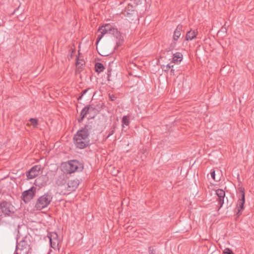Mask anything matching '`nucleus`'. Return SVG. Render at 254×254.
Instances as JSON below:
<instances>
[{"mask_svg":"<svg viewBox=\"0 0 254 254\" xmlns=\"http://www.w3.org/2000/svg\"><path fill=\"white\" fill-rule=\"evenodd\" d=\"M94 127L93 123L89 122L76 132L73 138V143L76 148L84 149L91 144L89 136L94 131Z\"/></svg>","mask_w":254,"mask_h":254,"instance_id":"obj_1","label":"nucleus"},{"mask_svg":"<svg viewBox=\"0 0 254 254\" xmlns=\"http://www.w3.org/2000/svg\"><path fill=\"white\" fill-rule=\"evenodd\" d=\"M98 31H101V34L98 36L96 44H97L103 36L106 34H109L114 36L116 39L115 50H118L124 43V37L123 34L110 24H105L99 27Z\"/></svg>","mask_w":254,"mask_h":254,"instance_id":"obj_2","label":"nucleus"},{"mask_svg":"<svg viewBox=\"0 0 254 254\" xmlns=\"http://www.w3.org/2000/svg\"><path fill=\"white\" fill-rule=\"evenodd\" d=\"M53 196L51 192H47L39 197L35 205L36 210H42L47 207L51 202Z\"/></svg>","mask_w":254,"mask_h":254,"instance_id":"obj_3","label":"nucleus"},{"mask_svg":"<svg viewBox=\"0 0 254 254\" xmlns=\"http://www.w3.org/2000/svg\"><path fill=\"white\" fill-rule=\"evenodd\" d=\"M239 191V199L235 210L237 216H240L242 214V212L244 209V204L245 203V192L244 188L242 187L240 188Z\"/></svg>","mask_w":254,"mask_h":254,"instance_id":"obj_4","label":"nucleus"},{"mask_svg":"<svg viewBox=\"0 0 254 254\" xmlns=\"http://www.w3.org/2000/svg\"><path fill=\"white\" fill-rule=\"evenodd\" d=\"M67 172L71 174L76 171L81 172L83 169V165L82 163L76 160L69 161L66 164Z\"/></svg>","mask_w":254,"mask_h":254,"instance_id":"obj_5","label":"nucleus"},{"mask_svg":"<svg viewBox=\"0 0 254 254\" xmlns=\"http://www.w3.org/2000/svg\"><path fill=\"white\" fill-rule=\"evenodd\" d=\"M0 210L5 216H9L10 214L14 213V206L10 203L5 200L0 201Z\"/></svg>","mask_w":254,"mask_h":254,"instance_id":"obj_6","label":"nucleus"},{"mask_svg":"<svg viewBox=\"0 0 254 254\" xmlns=\"http://www.w3.org/2000/svg\"><path fill=\"white\" fill-rule=\"evenodd\" d=\"M35 193L36 188L32 187L29 190L23 191L21 197L25 203H28L33 198L35 195Z\"/></svg>","mask_w":254,"mask_h":254,"instance_id":"obj_7","label":"nucleus"},{"mask_svg":"<svg viewBox=\"0 0 254 254\" xmlns=\"http://www.w3.org/2000/svg\"><path fill=\"white\" fill-rule=\"evenodd\" d=\"M47 237H48L51 247L54 250L58 248L59 240L58 239V236L57 233L50 232L48 234Z\"/></svg>","mask_w":254,"mask_h":254,"instance_id":"obj_8","label":"nucleus"},{"mask_svg":"<svg viewBox=\"0 0 254 254\" xmlns=\"http://www.w3.org/2000/svg\"><path fill=\"white\" fill-rule=\"evenodd\" d=\"M41 169L40 165H35L32 167L28 171L26 172V176L28 179H32L39 175Z\"/></svg>","mask_w":254,"mask_h":254,"instance_id":"obj_9","label":"nucleus"},{"mask_svg":"<svg viewBox=\"0 0 254 254\" xmlns=\"http://www.w3.org/2000/svg\"><path fill=\"white\" fill-rule=\"evenodd\" d=\"M48 181V176L47 175H41L35 180V184L39 187H43L47 185Z\"/></svg>","mask_w":254,"mask_h":254,"instance_id":"obj_10","label":"nucleus"},{"mask_svg":"<svg viewBox=\"0 0 254 254\" xmlns=\"http://www.w3.org/2000/svg\"><path fill=\"white\" fill-rule=\"evenodd\" d=\"M216 194L218 198L217 201L220 205L219 209L223 206L224 204V199L225 196V192L222 189H218L216 190Z\"/></svg>","mask_w":254,"mask_h":254,"instance_id":"obj_11","label":"nucleus"},{"mask_svg":"<svg viewBox=\"0 0 254 254\" xmlns=\"http://www.w3.org/2000/svg\"><path fill=\"white\" fill-rule=\"evenodd\" d=\"M79 181L77 179L71 180L67 183L68 190L72 191L74 190L78 186Z\"/></svg>","mask_w":254,"mask_h":254,"instance_id":"obj_12","label":"nucleus"},{"mask_svg":"<svg viewBox=\"0 0 254 254\" xmlns=\"http://www.w3.org/2000/svg\"><path fill=\"white\" fill-rule=\"evenodd\" d=\"M29 247V245L27 241L25 240H21L16 245V251L27 250Z\"/></svg>","mask_w":254,"mask_h":254,"instance_id":"obj_13","label":"nucleus"},{"mask_svg":"<svg viewBox=\"0 0 254 254\" xmlns=\"http://www.w3.org/2000/svg\"><path fill=\"white\" fill-rule=\"evenodd\" d=\"M134 12V6L130 3H128V5L126 7L124 11L122 12V14L125 16H129Z\"/></svg>","mask_w":254,"mask_h":254,"instance_id":"obj_14","label":"nucleus"},{"mask_svg":"<svg viewBox=\"0 0 254 254\" xmlns=\"http://www.w3.org/2000/svg\"><path fill=\"white\" fill-rule=\"evenodd\" d=\"M183 54L180 52H177L173 54V57L172 59V62L175 64H178L183 60Z\"/></svg>","mask_w":254,"mask_h":254,"instance_id":"obj_15","label":"nucleus"},{"mask_svg":"<svg viewBox=\"0 0 254 254\" xmlns=\"http://www.w3.org/2000/svg\"><path fill=\"white\" fill-rule=\"evenodd\" d=\"M197 31L196 30H190L188 31L186 35V40L187 41L192 40L194 38H196V36L197 34Z\"/></svg>","mask_w":254,"mask_h":254,"instance_id":"obj_16","label":"nucleus"},{"mask_svg":"<svg viewBox=\"0 0 254 254\" xmlns=\"http://www.w3.org/2000/svg\"><path fill=\"white\" fill-rule=\"evenodd\" d=\"M182 29V25H179L174 32L173 40L177 41L181 36V32Z\"/></svg>","mask_w":254,"mask_h":254,"instance_id":"obj_17","label":"nucleus"},{"mask_svg":"<svg viewBox=\"0 0 254 254\" xmlns=\"http://www.w3.org/2000/svg\"><path fill=\"white\" fill-rule=\"evenodd\" d=\"M66 180L65 179L64 175L62 174L59 176L56 181V184L59 186H62L65 184Z\"/></svg>","mask_w":254,"mask_h":254,"instance_id":"obj_18","label":"nucleus"},{"mask_svg":"<svg viewBox=\"0 0 254 254\" xmlns=\"http://www.w3.org/2000/svg\"><path fill=\"white\" fill-rule=\"evenodd\" d=\"M130 118L129 116H124L122 120V126L125 127V126H128L130 124Z\"/></svg>","mask_w":254,"mask_h":254,"instance_id":"obj_19","label":"nucleus"},{"mask_svg":"<svg viewBox=\"0 0 254 254\" xmlns=\"http://www.w3.org/2000/svg\"><path fill=\"white\" fill-rule=\"evenodd\" d=\"M105 69L104 65L101 63H97L95 65V71L98 73H100L103 71Z\"/></svg>","mask_w":254,"mask_h":254,"instance_id":"obj_20","label":"nucleus"},{"mask_svg":"<svg viewBox=\"0 0 254 254\" xmlns=\"http://www.w3.org/2000/svg\"><path fill=\"white\" fill-rule=\"evenodd\" d=\"M89 107L87 106H85L81 111L80 115H83V117H85L86 115L89 113Z\"/></svg>","mask_w":254,"mask_h":254,"instance_id":"obj_21","label":"nucleus"},{"mask_svg":"<svg viewBox=\"0 0 254 254\" xmlns=\"http://www.w3.org/2000/svg\"><path fill=\"white\" fill-rule=\"evenodd\" d=\"M116 126L115 125H114L113 127L110 128V130L109 131L108 135H107V137L106 138V139H107L108 138H109L110 136L113 135L116 130Z\"/></svg>","mask_w":254,"mask_h":254,"instance_id":"obj_22","label":"nucleus"},{"mask_svg":"<svg viewBox=\"0 0 254 254\" xmlns=\"http://www.w3.org/2000/svg\"><path fill=\"white\" fill-rule=\"evenodd\" d=\"M95 106L96 107L95 110L99 111L103 109L104 105L103 103H98L96 105H95Z\"/></svg>","mask_w":254,"mask_h":254,"instance_id":"obj_23","label":"nucleus"},{"mask_svg":"<svg viewBox=\"0 0 254 254\" xmlns=\"http://www.w3.org/2000/svg\"><path fill=\"white\" fill-rule=\"evenodd\" d=\"M156 252V249L154 248V247L150 246L148 248L149 254H155Z\"/></svg>","mask_w":254,"mask_h":254,"instance_id":"obj_24","label":"nucleus"},{"mask_svg":"<svg viewBox=\"0 0 254 254\" xmlns=\"http://www.w3.org/2000/svg\"><path fill=\"white\" fill-rule=\"evenodd\" d=\"M29 121L34 127H35L38 125V120L36 119L31 118Z\"/></svg>","mask_w":254,"mask_h":254,"instance_id":"obj_25","label":"nucleus"},{"mask_svg":"<svg viewBox=\"0 0 254 254\" xmlns=\"http://www.w3.org/2000/svg\"><path fill=\"white\" fill-rule=\"evenodd\" d=\"M210 174H211V178L215 181H219V179L217 178L216 179L215 178V171H213V170H211V173H210Z\"/></svg>","mask_w":254,"mask_h":254,"instance_id":"obj_26","label":"nucleus"},{"mask_svg":"<svg viewBox=\"0 0 254 254\" xmlns=\"http://www.w3.org/2000/svg\"><path fill=\"white\" fill-rule=\"evenodd\" d=\"M84 63V61L82 60H80L78 58H76V65L79 66V65H82Z\"/></svg>","mask_w":254,"mask_h":254,"instance_id":"obj_27","label":"nucleus"},{"mask_svg":"<svg viewBox=\"0 0 254 254\" xmlns=\"http://www.w3.org/2000/svg\"><path fill=\"white\" fill-rule=\"evenodd\" d=\"M176 45V42L172 43L170 45L169 47L168 48V51H170L173 50L175 48Z\"/></svg>","mask_w":254,"mask_h":254,"instance_id":"obj_28","label":"nucleus"},{"mask_svg":"<svg viewBox=\"0 0 254 254\" xmlns=\"http://www.w3.org/2000/svg\"><path fill=\"white\" fill-rule=\"evenodd\" d=\"M223 253L225 254H234V253L232 252V251L231 249H230L229 248H226L224 250Z\"/></svg>","mask_w":254,"mask_h":254,"instance_id":"obj_29","label":"nucleus"},{"mask_svg":"<svg viewBox=\"0 0 254 254\" xmlns=\"http://www.w3.org/2000/svg\"><path fill=\"white\" fill-rule=\"evenodd\" d=\"M109 97L110 100L112 101H115L117 98V97L115 95L111 94H109Z\"/></svg>","mask_w":254,"mask_h":254,"instance_id":"obj_30","label":"nucleus"},{"mask_svg":"<svg viewBox=\"0 0 254 254\" xmlns=\"http://www.w3.org/2000/svg\"><path fill=\"white\" fill-rule=\"evenodd\" d=\"M87 107H89V108L90 112L94 111V110H95L96 107L95 106V105L93 104H92L89 105H87Z\"/></svg>","mask_w":254,"mask_h":254,"instance_id":"obj_31","label":"nucleus"},{"mask_svg":"<svg viewBox=\"0 0 254 254\" xmlns=\"http://www.w3.org/2000/svg\"><path fill=\"white\" fill-rule=\"evenodd\" d=\"M173 64H174V63L172 62V61L171 62H170L169 64H168L167 65V70H169V69L170 68H171V69L173 68L174 65Z\"/></svg>","mask_w":254,"mask_h":254,"instance_id":"obj_32","label":"nucleus"},{"mask_svg":"<svg viewBox=\"0 0 254 254\" xmlns=\"http://www.w3.org/2000/svg\"><path fill=\"white\" fill-rule=\"evenodd\" d=\"M111 72H112V70L111 69H109L108 70V73H107V79L108 81H110V76H111Z\"/></svg>","mask_w":254,"mask_h":254,"instance_id":"obj_33","label":"nucleus"},{"mask_svg":"<svg viewBox=\"0 0 254 254\" xmlns=\"http://www.w3.org/2000/svg\"><path fill=\"white\" fill-rule=\"evenodd\" d=\"M80 117L78 119V122L79 123H81L83 121V119L85 117H83V115H80Z\"/></svg>","mask_w":254,"mask_h":254,"instance_id":"obj_34","label":"nucleus"},{"mask_svg":"<svg viewBox=\"0 0 254 254\" xmlns=\"http://www.w3.org/2000/svg\"><path fill=\"white\" fill-rule=\"evenodd\" d=\"M89 89V88H88V89H85L84 90H83L81 93V95L82 96H83L87 92V91Z\"/></svg>","mask_w":254,"mask_h":254,"instance_id":"obj_35","label":"nucleus"},{"mask_svg":"<svg viewBox=\"0 0 254 254\" xmlns=\"http://www.w3.org/2000/svg\"><path fill=\"white\" fill-rule=\"evenodd\" d=\"M171 74L175 75V70L173 68H172L170 71Z\"/></svg>","mask_w":254,"mask_h":254,"instance_id":"obj_36","label":"nucleus"},{"mask_svg":"<svg viewBox=\"0 0 254 254\" xmlns=\"http://www.w3.org/2000/svg\"><path fill=\"white\" fill-rule=\"evenodd\" d=\"M74 52H75V50L74 49H72L71 50V55H70V57L71 58L72 57V54L74 53Z\"/></svg>","mask_w":254,"mask_h":254,"instance_id":"obj_37","label":"nucleus"},{"mask_svg":"<svg viewBox=\"0 0 254 254\" xmlns=\"http://www.w3.org/2000/svg\"><path fill=\"white\" fill-rule=\"evenodd\" d=\"M82 96H82V95H81L80 96H79V97H78L77 100H81V99H82Z\"/></svg>","mask_w":254,"mask_h":254,"instance_id":"obj_38","label":"nucleus"},{"mask_svg":"<svg viewBox=\"0 0 254 254\" xmlns=\"http://www.w3.org/2000/svg\"><path fill=\"white\" fill-rule=\"evenodd\" d=\"M164 71H168V70H167V66H166V69H164Z\"/></svg>","mask_w":254,"mask_h":254,"instance_id":"obj_39","label":"nucleus"}]
</instances>
